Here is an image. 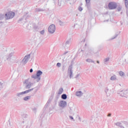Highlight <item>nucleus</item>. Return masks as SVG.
Here are the masks:
<instances>
[{
	"mask_svg": "<svg viewBox=\"0 0 128 128\" xmlns=\"http://www.w3.org/2000/svg\"><path fill=\"white\" fill-rule=\"evenodd\" d=\"M119 74L120 76H123L124 74V72L120 71L119 72Z\"/></svg>",
	"mask_w": 128,
	"mask_h": 128,
	"instance_id": "30",
	"label": "nucleus"
},
{
	"mask_svg": "<svg viewBox=\"0 0 128 128\" xmlns=\"http://www.w3.org/2000/svg\"><path fill=\"white\" fill-rule=\"evenodd\" d=\"M48 31L50 34H54L56 32V26L54 24L50 25L48 28Z\"/></svg>",
	"mask_w": 128,
	"mask_h": 128,
	"instance_id": "6",
	"label": "nucleus"
},
{
	"mask_svg": "<svg viewBox=\"0 0 128 128\" xmlns=\"http://www.w3.org/2000/svg\"><path fill=\"white\" fill-rule=\"evenodd\" d=\"M112 116V114L110 113H109L108 115V116Z\"/></svg>",
	"mask_w": 128,
	"mask_h": 128,
	"instance_id": "41",
	"label": "nucleus"
},
{
	"mask_svg": "<svg viewBox=\"0 0 128 128\" xmlns=\"http://www.w3.org/2000/svg\"><path fill=\"white\" fill-rule=\"evenodd\" d=\"M32 78H34V80H38V76L36 74V75H32Z\"/></svg>",
	"mask_w": 128,
	"mask_h": 128,
	"instance_id": "22",
	"label": "nucleus"
},
{
	"mask_svg": "<svg viewBox=\"0 0 128 128\" xmlns=\"http://www.w3.org/2000/svg\"><path fill=\"white\" fill-rule=\"evenodd\" d=\"M105 92L107 96H110V94H112V90L106 88L105 89Z\"/></svg>",
	"mask_w": 128,
	"mask_h": 128,
	"instance_id": "11",
	"label": "nucleus"
},
{
	"mask_svg": "<svg viewBox=\"0 0 128 128\" xmlns=\"http://www.w3.org/2000/svg\"><path fill=\"white\" fill-rule=\"evenodd\" d=\"M33 28H34V30H37L38 28V26L36 25V24H33Z\"/></svg>",
	"mask_w": 128,
	"mask_h": 128,
	"instance_id": "31",
	"label": "nucleus"
},
{
	"mask_svg": "<svg viewBox=\"0 0 128 128\" xmlns=\"http://www.w3.org/2000/svg\"><path fill=\"white\" fill-rule=\"evenodd\" d=\"M59 24L61 26H64V22H62L60 20H59Z\"/></svg>",
	"mask_w": 128,
	"mask_h": 128,
	"instance_id": "25",
	"label": "nucleus"
},
{
	"mask_svg": "<svg viewBox=\"0 0 128 128\" xmlns=\"http://www.w3.org/2000/svg\"><path fill=\"white\" fill-rule=\"evenodd\" d=\"M116 36H118V35H116L115 36H113L111 40H114Z\"/></svg>",
	"mask_w": 128,
	"mask_h": 128,
	"instance_id": "37",
	"label": "nucleus"
},
{
	"mask_svg": "<svg viewBox=\"0 0 128 128\" xmlns=\"http://www.w3.org/2000/svg\"><path fill=\"white\" fill-rule=\"evenodd\" d=\"M14 16H16V13H14V12H9L5 14V18L6 20H10L14 18Z\"/></svg>",
	"mask_w": 128,
	"mask_h": 128,
	"instance_id": "3",
	"label": "nucleus"
},
{
	"mask_svg": "<svg viewBox=\"0 0 128 128\" xmlns=\"http://www.w3.org/2000/svg\"><path fill=\"white\" fill-rule=\"evenodd\" d=\"M96 62H97V64H100V61L98 60V61Z\"/></svg>",
	"mask_w": 128,
	"mask_h": 128,
	"instance_id": "45",
	"label": "nucleus"
},
{
	"mask_svg": "<svg viewBox=\"0 0 128 128\" xmlns=\"http://www.w3.org/2000/svg\"><path fill=\"white\" fill-rule=\"evenodd\" d=\"M30 72H34V70H32V68H30Z\"/></svg>",
	"mask_w": 128,
	"mask_h": 128,
	"instance_id": "39",
	"label": "nucleus"
},
{
	"mask_svg": "<svg viewBox=\"0 0 128 128\" xmlns=\"http://www.w3.org/2000/svg\"><path fill=\"white\" fill-rule=\"evenodd\" d=\"M120 10H122V6H119L117 7V10L118 12H120Z\"/></svg>",
	"mask_w": 128,
	"mask_h": 128,
	"instance_id": "28",
	"label": "nucleus"
},
{
	"mask_svg": "<svg viewBox=\"0 0 128 128\" xmlns=\"http://www.w3.org/2000/svg\"><path fill=\"white\" fill-rule=\"evenodd\" d=\"M70 118L71 120H74V117H72V116H70Z\"/></svg>",
	"mask_w": 128,
	"mask_h": 128,
	"instance_id": "40",
	"label": "nucleus"
},
{
	"mask_svg": "<svg viewBox=\"0 0 128 128\" xmlns=\"http://www.w3.org/2000/svg\"><path fill=\"white\" fill-rule=\"evenodd\" d=\"M68 72L70 78H72V65L71 64L69 66Z\"/></svg>",
	"mask_w": 128,
	"mask_h": 128,
	"instance_id": "7",
	"label": "nucleus"
},
{
	"mask_svg": "<svg viewBox=\"0 0 128 128\" xmlns=\"http://www.w3.org/2000/svg\"><path fill=\"white\" fill-rule=\"evenodd\" d=\"M14 56V53L12 52L10 53L8 57H6V60H10L11 57H12Z\"/></svg>",
	"mask_w": 128,
	"mask_h": 128,
	"instance_id": "20",
	"label": "nucleus"
},
{
	"mask_svg": "<svg viewBox=\"0 0 128 128\" xmlns=\"http://www.w3.org/2000/svg\"><path fill=\"white\" fill-rule=\"evenodd\" d=\"M86 62H92V64H96L94 61L92 60L91 58H87Z\"/></svg>",
	"mask_w": 128,
	"mask_h": 128,
	"instance_id": "19",
	"label": "nucleus"
},
{
	"mask_svg": "<svg viewBox=\"0 0 128 128\" xmlns=\"http://www.w3.org/2000/svg\"><path fill=\"white\" fill-rule=\"evenodd\" d=\"M78 74L77 76H76V78H78Z\"/></svg>",
	"mask_w": 128,
	"mask_h": 128,
	"instance_id": "46",
	"label": "nucleus"
},
{
	"mask_svg": "<svg viewBox=\"0 0 128 128\" xmlns=\"http://www.w3.org/2000/svg\"><path fill=\"white\" fill-rule=\"evenodd\" d=\"M83 42H86V39H84V40H82Z\"/></svg>",
	"mask_w": 128,
	"mask_h": 128,
	"instance_id": "43",
	"label": "nucleus"
},
{
	"mask_svg": "<svg viewBox=\"0 0 128 128\" xmlns=\"http://www.w3.org/2000/svg\"><path fill=\"white\" fill-rule=\"evenodd\" d=\"M109 10H116L118 8V4L116 2H110L108 4Z\"/></svg>",
	"mask_w": 128,
	"mask_h": 128,
	"instance_id": "5",
	"label": "nucleus"
},
{
	"mask_svg": "<svg viewBox=\"0 0 128 128\" xmlns=\"http://www.w3.org/2000/svg\"><path fill=\"white\" fill-rule=\"evenodd\" d=\"M26 128H28V126H26Z\"/></svg>",
	"mask_w": 128,
	"mask_h": 128,
	"instance_id": "52",
	"label": "nucleus"
},
{
	"mask_svg": "<svg viewBox=\"0 0 128 128\" xmlns=\"http://www.w3.org/2000/svg\"><path fill=\"white\" fill-rule=\"evenodd\" d=\"M79 120H80V118L79 117Z\"/></svg>",
	"mask_w": 128,
	"mask_h": 128,
	"instance_id": "50",
	"label": "nucleus"
},
{
	"mask_svg": "<svg viewBox=\"0 0 128 128\" xmlns=\"http://www.w3.org/2000/svg\"><path fill=\"white\" fill-rule=\"evenodd\" d=\"M115 124L116 126H118L119 128H125L124 126H122V124L120 122H118L116 123H115Z\"/></svg>",
	"mask_w": 128,
	"mask_h": 128,
	"instance_id": "15",
	"label": "nucleus"
},
{
	"mask_svg": "<svg viewBox=\"0 0 128 128\" xmlns=\"http://www.w3.org/2000/svg\"><path fill=\"white\" fill-rule=\"evenodd\" d=\"M24 84L26 88L28 90L34 84L30 82V78L26 79L24 82Z\"/></svg>",
	"mask_w": 128,
	"mask_h": 128,
	"instance_id": "1",
	"label": "nucleus"
},
{
	"mask_svg": "<svg viewBox=\"0 0 128 128\" xmlns=\"http://www.w3.org/2000/svg\"><path fill=\"white\" fill-rule=\"evenodd\" d=\"M78 10L79 12H82V8L81 6H79L78 8Z\"/></svg>",
	"mask_w": 128,
	"mask_h": 128,
	"instance_id": "34",
	"label": "nucleus"
},
{
	"mask_svg": "<svg viewBox=\"0 0 128 128\" xmlns=\"http://www.w3.org/2000/svg\"><path fill=\"white\" fill-rule=\"evenodd\" d=\"M108 60H110V58H107L104 59V64H106V62H108Z\"/></svg>",
	"mask_w": 128,
	"mask_h": 128,
	"instance_id": "29",
	"label": "nucleus"
},
{
	"mask_svg": "<svg viewBox=\"0 0 128 128\" xmlns=\"http://www.w3.org/2000/svg\"><path fill=\"white\" fill-rule=\"evenodd\" d=\"M70 42H72V39H68L65 43V48H68L70 46Z\"/></svg>",
	"mask_w": 128,
	"mask_h": 128,
	"instance_id": "12",
	"label": "nucleus"
},
{
	"mask_svg": "<svg viewBox=\"0 0 128 128\" xmlns=\"http://www.w3.org/2000/svg\"><path fill=\"white\" fill-rule=\"evenodd\" d=\"M118 94H120V96H122L123 98H128V90H119L118 92Z\"/></svg>",
	"mask_w": 128,
	"mask_h": 128,
	"instance_id": "2",
	"label": "nucleus"
},
{
	"mask_svg": "<svg viewBox=\"0 0 128 128\" xmlns=\"http://www.w3.org/2000/svg\"><path fill=\"white\" fill-rule=\"evenodd\" d=\"M124 4H125L126 8H128V0H124Z\"/></svg>",
	"mask_w": 128,
	"mask_h": 128,
	"instance_id": "26",
	"label": "nucleus"
},
{
	"mask_svg": "<svg viewBox=\"0 0 128 128\" xmlns=\"http://www.w3.org/2000/svg\"><path fill=\"white\" fill-rule=\"evenodd\" d=\"M44 9L40 8H36V12H44Z\"/></svg>",
	"mask_w": 128,
	"mask_h": 128,
	"instance_id": "23",
	"label": "nucleus"
},
{
	"mask_svg": "<svg viewBox=\"0 0 128 128\" xmlns=\"http://www.w3.org/2000/svg\"><path fill=\"white\" fill-rule=\"evenodd\" d=\"M86 2L87 8H88V6H90V0H86Z\"/></svg>",
	"mask_w": 128,
	"mask_h": 128,
	"instance_id": "21",
	"label": "nucleus"
},
{
	"mask_svg": "<svg viewBox=\"0 0 128 128\" xmlns=\"http://www.w3.org/2000/svg\"><path fill=\"white\" fill-rule=\"evenodd\" d=\"M66 102L64 100H61L59 104V106L60 108H66Z\"/></svg>",
	"mask_w": 128,
	"mask_h": 128,
	"instance_id": "10",
	"label": "nucleus"
},
{
	"mask_svg": "<svg viewBox=\"0 0 128 128\" xmlns=\"http://www.w3.org/2000/svg\"><path fill=\"white\" fill-rule=\"evenodd\" d=\"M63 92H64V88H60L59 89V91H58V94H62Z\"/></svg>",
	"mask_w": 128,
	"mask_h": 128,
	"instance_id": "24",
	"label": "nucleus"
},
{
	"mask_svg": "<svg viewBox=\"0 0 128 128\" xmlns=\"http://www.w3.org/2000/svg\"><path fill=\"white\" fill-rule=\"evenodd\" d=\"M28 118V114H23L22 115V118H23L24 120V118Z\"/></svg>",
	"mask_w": 128,
	"mask_h": 128,
	"instance_id": "27",
	"label": "nucleus"
},
{
	"mask_svg": "<svg viewBox=\"0 0 128 128\" xmlns=\"http://www.w3.org/2000/svg\"><path fill=\"white\" fill-rule=\"evenodd\" d=\"M61 98L62 100H66L68 98V96H66V94H62L61 96Z\"/></svg>",
	"mask_w": 128,
	"mask_h": 128,
	"instance_id": "17",
	"label": "nucleus"
},
{
	"mask_svg": "<svg viewBox=\"0 0 128 128\" xmlns=\"http://www.w3.org/2000/svg\"><path fill=\"white\" fill-rule=\"evenodd\" d=\"M30 98H32V96H27L24 97L23 100H25V102H26L28 100H30Z\"/></svg>",
	"mask_w": 128,
	"mask_h": 128,
	"instance_id": "18",
	"label": "nucleus"
},
{
	"mask_svg": "<svg viewBox=\"0 0 128 128\" xmlns=\"http://www.w3.org/2000/svg\"><path fill=\"white\" fill-rule=\"evenodd\" d=\"M32 110H33L35 114L36 112V108H34L32 109Z\"/></svg>",
	"mask_w": 128,
	"mask_h": 128,
	"instance_id": "36",
	"label": "nucleus"
},
{
	"mask_svg": "<svg viewBox=\"0 0 128 128\" xmlns=\"http://www.w3.org/2000/svg\"><path fill=\"white\" fill-rule=\"evenodd\" d=\"M34 88H32L22 92H18L16 94V96H18V98H22V94H28V92H32V90H34Z\"/></svg>",
	"mask_w": 128,
	"mask_h": 128,
	"instance_id": "4",
	"label": "nucleus"
},
{
	"mask_svg": "<svg viewBox=\"0 0 128 128\" xmlns=\"http://www.w3.org/2000/svg\"><path fill=\"white\" fill-rule=\"evenodd\" d=\"M82 94H84V93H82V91H78L76 92V96L80 97Z\"/></svg>",
	"mask_w": 128,
	"mask_h": 128,
	"instance_id": "14",
	"label": "nucleus"
},
{
	"mask_svg": "<svg viewBox=\"0 0 128 128\" xmlns=\"http://www.w3.org/2000/svg\"><path fill=\"white\" fill-rule=\"evenodd\" d=\"M94 54V50L92 49H90L88 50V52L87 53V54L90 56H92V54Z\"/></svg>",
	"mask_w": 128,
	"mask_h": 128,
	"instance_id": "13",
	"label": "nucleus"
},
{
	"mask_svg": "<svg viewBox=\"0 0 128 128\" xmlns=\"http://www.w3.org/2000/svg\"><path fill=\"white\" fill-rule=\"evenodd\" d=\"M30 58V54L25 56L23 60H22L21 62L24 64H26L28 62V58Z\"/></svg>",
	"mask_w": 128,
	"mask_h": 128,
	"instance_id": "8",
	"label": "nucleus"
},
{
	"mask_svg": "<svg viewBox=\"0 0 128 128\" xmlns=\"http://www.w3.org/2000/svg\"><path fill=\"white\" fill-rule=\"evenodd\" d=\"M64 66L63 65L62 66V70H64Z\"/></svg>",
	"mask_w": 128,
	"mask_h": 128,
	"instance_id": "42",
	"label": "nucleus"
},
{
	"mask_svg": "<svg viewBox=\"0 0 128 128\" xmlns=\"http://www.w3.org/2000/svg\"><path fill=\"white\" fill-rule=\"evenodd\" d=\"M62 66V64L60 62H58L56 64V66L58 68H60V66Z\"/></svg>",
	"mask_w": 128,
	"mask_h": 128,
	"instance_id": "32",
	"label": "nucleus"
},
{
	"mask_svg": "<svg viewBox=\"0 0 128 128\" xmlns=\"http://www.w3.org/2000/svg\"><path fill=\"white\" fill-rule=\"evenodd\" d=\"M106 22H108V20H106Z\"/></svg>",
	"mask_w": 128,
	"mask_h": 128,
	"instance_id": "49",
	"label": "nucleus"
},
{
	"mask_svg": "<svg viewBox=\"0 0 128 128\" xmlns=\"http://www.w3.org/2000/svg\"><path fill=\"white\" fill-rule=\"evenodd\" d=\"M50 101H51L50 99H49L47 102V103L46 104V106H48V104H50Z\"/></svg>",
	"mask_w": 128,
	"mask_h": 128,
	"instance_id": "33",
	"label": "nucleus"
},
{
	"mask_svg": "<svg viewBox=\"0 0 128 128\" xmlns=\"http://www.w3.org/2000/svg\"><path fill=\"white\" fill-rule=\"evenodd\" d=\"M40 34H44V30H42L40 32Z\"/></svg>",
	"mask_w": 128,
	"mask_h": 128,
	"instance_id": "35",
	"label": "nucleus"
},
{
	"mask_svg": "<svg viewBox=\"0 0 128 128\" xmlns=\"http://www.w3.org/2000/svg\"><path fill=\"white\" fill-rule=\"evenodd\" d=\"M28 14V12H27V13H26V14Z\"/></svg>",
	"mask_w": 128,
	"mask_h": 128,
	"instance_id": "47",
	"label": "nucleus"
},
{
	"mask_svg": "<svg viewBox=\"0 0 128 128\" xmlns=\"http://www.w3.org/2000/svg\"><path fill=\"white\" fill-rule=\"evenodd\" d=\"M42 72L40 70H38L36 72V75L38 78V79L37 80V82H38L40 80V76H42Z\"/></svg>",
	"mask_w": 128,
	"mask_h": 128,
	"instance_id": "9",
	"label": "nucleus"
},
{
	"mask_svg": "<svg viewBox=\"0 0 128 128\" xmlns=\"http://www.w3.org/2000/svg\"><path fill=\"white\" fill-rule=\"evenodd\" d=\"M68 54V52H65L64 53V54Z\"/></svg>",
	"mask_w": 128,
	"mask_h": 128,
	"instance_id": "44",
	"label": "nucleus"
},
{
	"mask_svg": "<svg viewBox=\"0 0 128 128\" xmlns=\"http://www.w3.org/2000/svg\"><path fill=\"white\" fill-rule=\"evenodd\" d=\"M85 46H86V44H85Z\"/></svg>",
	"mask_w": 128,
	"mask_h": 128,
	"instance_id": "48",
	"label": "nucleus"
},
{
	"mask_svg": "<svg viewBox=\"0 0 128 128\" xmlns=\"http://www.w3.org/2000/svg\"><path fill=\"white\" fill-rule=\"evenodd\" d=\"M110 80H116V75H113L110 78Z\"/></svg>",
	"mask_w": 128,
	"mask_h": 128,
	"instance_id": "16",
	"label": "nucleus"
},
{
	"mask_svg": "<svg viewBox=\"0 0 128 128\" xmlns=\"http://www.w3.org/2000/svg\"><path fill=\"white\" fill-rule=\"evenodd\" d=\"M22 122H23V124H24V122L23 121Z\"/></svg>",
	"mask_w": 128,
	"mask_h": 128,
	"instance_id": "51",
	"label": "nucleus"
},
{
	"mask_svg": "<svg viewBox=\"0 0 128 128\" xmlns=\"http://www.w3.org/2000/svg\"><path fill=\"white\" fill-rule=\"evenodd\" d=\"M24 20V18H20L19 20H18V22H22Z\"/></svg>",
	"mask_w": 128,
	"mask_h": 128,
	"instance_id": "38",
	"label": "nucleus"
}]
</instances>
